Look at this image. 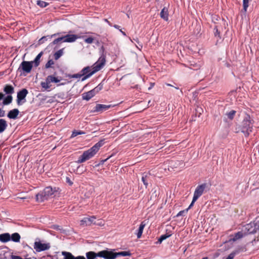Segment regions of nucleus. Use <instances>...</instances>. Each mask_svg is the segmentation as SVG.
<instances>
[{
	"mask_svg": "<svg viewBox=\"0 0 259 259\" xmlns=\"http://www.w3.org/2000/svg\"><path fill=\"white\" fill-rule=\"evenodd\" d=\"M104 139L100 140L91 148L84 151L82 155L79 157L76 162L77 163H81L93 158L97 154L100 148L104 145Z\"/></svg>",
	"mask_w": 259,
	"mask_h": 259,
	"instance_id": "1",
	"label": "nucleus"
},
{
	"mask_svg": "<svg viewBox=\"0 0 259 259\" xmlns=\"http://www.w3.org/2000/svg\"><path fill=\"white\" fill-rule=\"evenodd\" d=\"M252 120L251 119L250 115L247 114L242 122L240 126L241 132L244 134L245 137H247L252 132Z\"/></svg>",
	"mask_w": 259,
	"mask_h": 259,
	"instance_id": "2",
	"label": "nucleus"
},
{
	"mask_svg": "<svg viewBox=\"0 0 259 259\" xmlns=\"http://www.w3.org/2000/svg\"><path fill=\"white\" fill-rule=\"evenodd\" d=\"M242 231L246 235L254 234L259 231V217H257L253 222L244 225Z\"/></svg>",
	"mask_w": 259,
	"mask_h": 259,
	"instance_id": "3",
	"label": "nucleus"
},
{
	"mask_svg": "<svg viewBox=\"0 0 259 259\" xmlns=\"http://www.w3.org/2000/svg\"><path fill=\"white\" fill-rule=\"evenodd\" d=\"M106 53L105 52L104 48L102 47L100 50V56L97 61L94 63L93 66L96 72L100 70L105 66L106 63Z\"/></svg>",
	"mask_w": 259,
	"mask_h": 259,
	"instance_id": "4",
	"label": "nucleus"
},
{
	"mask_svg": "<svg viewBox=\"0 0 259 259\" xmlns=\"http://www.w3.org/2000/svg\"><path fill=\"white\" fill-rule=\"evenodd\" d=\"M33 67L32 62L30 61H23L20 64L18 71L20 72V75L26 76L30 73Z\"/></svg>",
	"mask_w": 259,
	"mask_h": 259,
	"instance_id": "5",
	"label": "nucleus"
},
{
	"mask_svg": "<svg viewBox=\"0 0 259 259\" xmlns=\"http://www.w3.org/2000/svg\"><path fill=\"white\" fill-rule=\"evenodd\" d=\"M96 71L95 70V68L93 66L92 69L91 67L90 66H87L84 67L81 71H80V74L81 75V76L82 77L81 78V81H84L87 79L89 78L91 76H92L93 74H94L95 73H96Z\"/></svg>",
	"mask_w": 259,
	"mask_h": 259,
	"instance_id": "6",
	"label": "nucleus"
},
{
	"mask_svg": "<svg viewBox=\"0 0 259 259\" xmlns=\"http://www.w3.org/2000/svg\"><path fill=\"white\" fill-rule=\"evenodd\" d=\"M28 94V91L26 89H23L17 93V103L18 105L26 102L25 98Z\"/></svg>",
	"mask_w": 259,
	"mask_h": 259,
	"instance_id": "7",
	"label": "nucleus"
},
{
	"mask_svg": "<svg viewBox=\"0 0 259 259\" xmlns=\"http://www.w3.org/2000/svg\"><path fill=\"white\" fill-rule=\"evenodd\" d=\"M51 247L50 244L42 243L40 242H35L34 244V248L37 252H41L45 250H48Z\"/></svg>",
	"mask_w": 259,
	"mask_h": 259,
	"instance_id": "8",
	"label": "nucleus"
},
{
	"mask_svg": "<svg viewBox=\"0 0 259 259\" xmlns=\"http://www.w3.org/2000/svg\"><path fill=\"white\" fill-rule=\"evenodd\" d=\"M207 187V184L206 183H203L198 185L194 192L193 196L198 199L203 194Z\"/></svg>",
	"mask_w": 259,
	"mask_h": 259,
	"instance_id": "9",
	"label": "nucleus"
},
{
	"mask_svg": "<svg viewBox=\"0 0 259 259\" xmlns=\"http://www.w3.org/2000/svg\"><path fill=\"white\" fill-rule=\"evenodd\" d=\"M114 105H112L111 104L109 105H104L101 104H96V106L94 107V110L93 111V112H99L102 113L104 111H105L111 107H114Z\"/></svg>",
	"mask_w": 259,
	"mask_h": 259,
	"instance_id": "10",
	"label": "nucleus"
},
{
	"mask_svg": "<svg viewBox=\"0 0 259 259\" xmlns=\"http://www.w3.org/2000/svg\"><path fill=\"white\" fill-rule=\"evenodd\" d=\"M59 188L58 187H52L51 186L47 187L44 189V193L47 195L48 198L51 197L56 192H57Z\"/></svg>",
	"mask_w": 259,
	"mask_h": 259,
	"instance_id": "11",
	"label": "nucleus"
},
{
	"mask_svg": "<svg viewBox=\"0 0 259 259\" xmlns=\"http://www.w3.org/2000/svg\"><path fill=\"white\" fill-rule=\"evenodd\" d=\"M95 219L96 218L94 216L90 217L89 218H84L82 220H81L80 225H85L86 226H89L93 223L95 224V223L94 222Z\"/></svg>",
	"mask_w": 259,
	"mask_h": 259,
	"instance_id": "12",
	"label": "nucleus"
},
{
	"mask_svg": "<svg viewBox=\"0 0 259 259\" xmlns=\"http://www.w3.org/2000/svg\"><path fill=\"white\" fill-rule=\"evenodd\" d=\"M35 199L37 202H42L48 199L47 195L44 193V191L38 193L35 196Z\"/></svg>",
	"mask_w": 259,
	"mask_h": 259,
	"instance_id": "13",
	"label": "nucleus"
},
{
	"mask_svg": "<svg viewBox=\"0 0 259 259\" xmlns=\"http://www.w3.org/2000/svg\"><path fill=\"white\" fill-rule=\"evenodd\" d=\"M64 39V42H72L75 41L78 38V36L76 34H67L63 36Z\"/></svg>",
	"mask_w": 259,
	"mask_h": 259,
	"instance_id": "14",
	"label": "nucleus"
},
{
	"mask_svg": "<svg viewBox=\"0 0 259 259\" xmlns=\"http://www.w3.org/2000/svg\"><path fill=\"white\" fill-rule=\"evenodd\" d=\"M246 234H245V233L242 230V231H239L235 233L232 237L230 238L229 241L235 242L237 240L242 238Z\"/></svg>",
	"mask_w": 259,
	"mask_h": 259,
	"instance_id": "15",
	"label": "nucleus"
},
{
	"mask_svg": "<svg viewBox=\"0 0 259 259\" xmlns=\"http://www.w3.org/2000/svg\"><path fill=\"white\" fill-rule=\"evenodd\" d=\"M19 113V111L18 109H13L8 112L7 116L10 119H15L17 118Z\"/></svg>",
	"mask_w": 259,
	"mask_h": 259,
	"instance_id": "16",
	"label": "nucleus"
},
{
	"mask_svg": "<svg viewBox=\"0 0 259 259\" xmlns=\"http://www.w3.org/2000/svg\"><path fill=\"white\" fill-rule=\"evenodd\" d=\"M95 96V94L93 92L92 90L91 91L84 93L82 94V98L83 100L89 101L92 98L94 97Z\"/></svg>",
	"mask_w": 259,
	"mask_h": 259,
	"instance_id": "17",
	"label": "nucleus"
},
{
	"mask_svg": "<svg viewBox=\"0 0 259 259\" xmlns=\"http://www.w3.org/2000/svg\"><path fill=\"white\" fill-rule=\"evenodd\" d=\"M62 255L64 256L63 259H80V255L74 256L71 252L62 251Z\"/></svg>",
	"mask_w": 259,
	"mask_h": 259,
	"instance_id": "18",
	"label": "nucleus"
},
{
	"mask_svg": "<svg viewBox=\"0 0 259 259\" xmlns=\"http://www.w3.org/2000/svg\"><path fill=\"white\" fill-rule=\"evenodd\" d=\"M11 241L10 234L9 233H5L0 234V241L6 243Z\"/></svg>",
	"mask_w": 259,
	"mask_h": 259,
	"instance_id": "19",
	"label": "nucleus"
},
{
	"mask_svg": "<svg viewBox=\"0 0 259 259\" xmlns=\"http://www.w3.org/2000/svg\"><path fill=\"white\" fill-rule=\"evenodd\" d=\"M48 78V81H50L51 82H54V83H58L62 79V78L61 76H57L56 77L54 75H50L47 76Z\"/></svg>",
	"mask_w": 259,
	"mask_h": 259,
	"instance_id": "20",
	"label": "nucleus"
},
{
	"mask_svg": "<svg viewBox=\"0 0 259 259\" xmlns=\"http://www.w3.org/2000/svg\"><path fill=\"white\" fill-rule=\"evenodd\" d=\"M4 91L6 94L11 95L14 93V88L12 85L6 84L4 88Z\"/></svg>",
	"mask_w": 259,
	"mask_h": 259,
	"instance_id": "21",
	"label": "nucleus"
},
{
	"mask_svg": "<svg viewBox=\"0 0 259 259\" xmlns=\"http://www.w3.org/2000/svg\"><path fill=\"white\" fill-rule=\"evenodd\" d=\"M145 225L146 224L145 223L144 221L142 222L140 224L137 233H136L137 237L138 238H140L141 237Z\"/></svg>",
	"mask_w": 259,
	"mask_h": 259,
	"instance_id": "22",
	"label": "nucleus"
},
{
	"mask_svg": "<svg viewBox=\"0 0 259 259\" xmlns=\"http://www.w3.org/2000/svg\"><path fill=\"white\" fill-rule=\"evenodd\" d=\"M11 241L14 242H19L21 239V236L18 233H14L11 235H10Z\"/></svg>",
	"mask_w": 259,
	"mask_h": 259,
	"instance_id": "23",
	"label": "nucleus"
},
{
	"mask_svg": "<svg viewBox=\"0 0 259 259\" xmlns=\"http://www.w3.org/2000/svg\"><path fill=\"white\" fill-rule=\"evenodd\" d=\"M104 259H115L116 258L115 252L112 251L106 250Z\"/></svg>",
	"mask_w": 259,
	"mask_h": 259,
	"instance_id": "24",
	"label": "nucleus"
},
{
	"mask_svg": "<svg viewBox=\"0 0 259 259\" xmlns=\"http://www.w3.org/2000/svg\"><path fill=\"white\" fill-rule=\"evenodd\" d=\"M160 16L161 18L163 20L167 21L168 19V14L167 12V9L165 8H164L162 9L160 12Z\"/></svg>",
	"mask_w": 259,
	"mask_h": 259,
	"instance_id": "25",
	"label": "nucleus"
},
{
	"mask_svg": "<svg viewBox=\"0 0 259 259\" xmlns=\"http://www.w3.org/2000/svg\"><path fill=\"white\" fill-rule=\"evenodd\" d=\"M8 126L7 122L4 119H0V133L4 132Z\"/></svg>",
	"mask_w": 259,
	"mask_h": 259,
	"instance_id": "26",
	"label": "nucleus"
},
{
	"mask_svg": "<svg viewBox=\"0 0 259 259\" xmlns=\"http://www.w3.org/2000/svg\"><path fill=\"white\" fill-rule=\"evenodd\" d=\"M42 52H40L35 58L34 60L33 61H31L32 62V64H34L35 67H37L39 65L40 58L42 56Z\"/></svg>",
	"mask_w": 259,
	"mask_h": 259,
	"instance_id": "27",
	"label": "nucleus"
},
{
	"mask_svg": "<svg viewBox=\"0 0 259 259\" xmlns=\"http://www.w3.org/2000/svg\"><path fill=\"white\" fill-rule=\"evenodd\" d=\"M59 34L60 33H55L54 34H52L51 36H50V35L44 36L39 39L38 43L39 44H42L44 43L46 41H47L48 38H51L53 37H54V36H57V35H59Z\"/></svg>",
	"mask_w": 259,
	"mask_h": 259,
	"instance_id": "28",
	"label": "nucleus"
},
{
	"mask_svg": "<svg viewBox=\"0 0 259 259\" xmlns=\"http://www.w3.org/2000/svg\"><path fill=\"white\" fill-rule=\"evenodd\" d=\"M86 257L87 259H95L96 257V252L93 251H89L86 253ZM80 259H85L83 256L80 255Z\"/></svg>",
	"mask_w": 259,
	"mask_h": 259,
	"instance_id": "29",
	"label": "nucleus"
},
{
	"mask_svg": "<svg viewBox=\"0 0 259 259\" xmlns=\"http://www.w3.org/2000/svg\"><path fill=\"white\" fill-rule=\"evenodd\" d=\"M3 105H7L10 104L13 100L12 96L11 95H7L6 97L3 98Z\"/></svg>",
	"mask_w": 259,
	"mask_h": 259,
	"instance_id": "30",
	"label": "nucleus"
},
{
	"mask_svg": "<svg viewBox=\"0 0 259 259\" xmlns=\"http://www.w3.org/2000/svg\"><path fill=\"white\" fill-rule=\"evenodd\" d=\"M48 78L47 77L45 81H43L40 83V85L42 87V88L46 90H49V89L51 87V85H50L51 82L50 81H48Z\"/></svg>",
	"mask_w": 259,
	"mask_h": 259,
	"instance_id": "31",
	"label": "nucleus"
},
{
	"mask_svg": "<svg viewBox=\"0 0 259 259\" xmlns=\"http://www.w3.org/2000/svg\"><path fill=\"white\" fill-rule=\"evenodd\" d=\"M64 42V37L63 36H61V37H58L55 39H54L50 44V45L51 46H52L53 45H56V44H61L62 42Z\"/></svg>",
	"mask_w": 259,
	"mask_h": 259,
	"instance_id": "32",
	"label": "nucleus"
},
{
	"mask_svg": "<svg viewBox=\"0 0 259 259\" xmlns=\"http://www.w3.org/2000/svg\"><path fill=\"white\" fill-rule=\"evenodd\" d=\"M241 251L240 249H237L233 251L226 259H233L236 255L238 254Z\"/></svg>",
	"mask_w": 259,
	"mask_h": 259,
	"instance_id": "33",
	"label": "nucleus"
},
{
	"mask_svg": "<svg viewBox=\"0 0 259 259\" xmlns=\"http://www.w3.org/2000/svg\"><path fill=\"white\" fill-rule=\"evenodd\" d=\"M148 178H149V176H148V174L144 173L142 174V181L143 182L144 185L145 186L146 188H147L148 185Z\"/></svg>",
	"mask_w": 259,
	"mask_h": 259,
	"instance_id": "34",
	"label": "nucleus"
},
{
	"mask_svg": "<svg viewBox=\"0 0 259 259\" xmlns=\"http://www.w3.org/2000/svg\"><path fill=\"white\" fill-rule=\"evenodd\" d=\"M116 258L119 256H130L131 253L130 251H123L119 252H115Z\"/></svg>",
	"mask_w": 259,
	"mask_h": 259,
	"instance_id": "35",
	"label": "nucleus"
},
{
	"mask_svg": "<svg viewBox=\"0 0 259 259\" xmlns=\"http://www.w3.org/2000/svg\"><path fill=\"white\" fill-rule=\"evenodd\" d=\"M236 113L235 110H231L229 112H228L226 113V115L227 116L228 118L230 120H232L235 116V115Z\"/></svg>",
	"mask_w": 259,
	"mask_h": 259,
	"instance_id": "36",
	"label": "nucleus"
},
{
	"mask_svg": "<svg viewBox=\"0 0 259 259\" xmlns=\"http://www.w3.org/2000/svg\"><path fill=\"white\" fill-rule=\"evenodd\" d=\"M63 54V49H60L57 51L54 55V59L57 60L59 59Z\"/></svg>",
	"mask_w": 259,
	"mask_h": 259,
	"instance_id": "37",
	"label": "nucleus"
},
{
	"mask_svg": "<svg viewBox=\"0 0 259 259\" xmlns=\"http://www.w3.org/2000/svg\"><path fill=\"white\" fill-rule=\"evenodd\" d=\"M36 4L40 8H45L49 5V3L41 0L37 1Z\"/></svg>",
	"mask_w": 259,
	"mask_h": 259,
	"instance_id": "38",
	"label": "nucleus"
},
{
	"mask_svg": "<svg viewBox=\"0 0 259 259\" xmlns=\"http://www.w3.org/2000/svg\"><path fill=\"white\" fill-rule=\"evenodd\" d=\"M84 134H85V132H84L82 131L74 130L72 133L71 138H74L78 135H84Z\"/></svg>",
	"mask_w": 259,
	"mask_h": 259,
	"instance_id": "39",
	"label": "nucleus"
},
{
	"mask_svg": "<svg viewBox=\"0 0 259 259\" xmlns=\"http://www.w3.org/2000/svg\"><path fill=\"white\" fill-rule=\"evenodd\" d=\"M103 88V84L101 83H100L96 87L93 89L92 90L95 94V95L98 93L99 91L102 90Z\"/></svg>",
	"mask_w": 259,
	"mask_h": 259,
	"instance_id": "40",
	"label": "nucleus"
},
{
	"mask_svg": "<svg viewBox=\"0 0 259 259\" xmlns=\"http://www.w3.org/2000/svg\"><path fill=\"white\" fill-rule=\"evenodd\" d=\"M249 0H243V10L244 13H246L249 6Z\"/></svg>",
	"mask_w": 259,
	"mask_h": 259,
	"instance_id": "41",
	"label": "nucleus"
},
{
	"mask_svg": "<svg viewBox=\"0 0 259 259\" xmlns=\"http://www.w3.org/2000/svg\"><path fill=\"white\" fill-rule=\"evenodd\" d=\"M169 236V235H167L166 234L162 235L160 236V237L158 238L157 242H156L157 244L159 243L160 244L161 242L166 239L167 238H168Z\"/></svg>",
	"mask_w": 259,
	"mask_h": 259,
	"instance_id": "42",
	"label": "nucleus"
},
{
	"mask_svg": "<svg viewBox=\"0 0 259 259\" xmlns=\"http://www.w3.org/2000/svg\"><path fill=\"white\" fill-rule=\"evenodd\" d=\"M54 64V61L52 59L49 60L45 65L46 68L52 67V65Z\"/></svg>",
	"mask_w": 259,
	"mask_h": 259,
	"instance_id": "43",
	"label": "nucleus"
},
{
	"mask_svg": "<svg viewBox=\"0 0 259 259\" xmlns=\"http://www.w3.org/2000/svg\"><path fill=\"white\" fill-rule=\"evenodd\" d=\"M105 250H102V251H99L97 253H96V257H102V258H104L105 257Z\"/></svg>",
	"mask_w": 259,
	"mask_h": 259,
	"instance_id": "44",
	"label": "nucleus"
},
{
	"mask_svg": "<svg viewBox=\"0 0 259 259\" xmlns=\"http://www.w3.org/2000/svg\"><path fill=\"white\" fill-rule=\"evenodd\" d=\"M52 228L57 230V231H60L61 232H62L63 229L61 227V226L57 225H54L52 226Z\"/></svg>",
	"mask_w": 259,
	"mask_h": 259,
	"instance_id": "45",
	"label": "nucleus"
},
{
	"mask_svg": "<svg viewBox=\"0 0 259 259\" xmlns=\"http://www.w3.org/2000/svg\"><path fill=\"white\" fill-rule=\"evenodd\" d=\"M70 78H80L81 77V75L80 73H76V74H72V75H69L68 76Z\"/></svg>",
	"mask_w": 259,
	"mask_h": 259,
	"instance_id": "46",
	"label": "nucleus"
},
{
	"mask_svg": "<svg viewBox=\"0 0 259 259\" xmlns=\"http://www.w3.org/2000/svg\"><path fill=\"white\" fill-rule=\"evenodd\" d=\"M214 34L215 36H218L220 38V32L219 31L217 26H215L214 28Z\"/></svg>",
	"mask_w": 259,
	"mask_h": 259,
	"instance_id": "47",
	"label": "nucleus"
},
{
	"mask_svg": "<svg viewBox=\"0 0 259 259\" xmlns=\"http://www.w3.org/2000/svg\"><path fill=\"white\" fill-rule=\"evenodd\" d=\"M197 199H198L197 198L194 197V196L193 197V199H192V201L191 203H190V204L189 205L188 207L187 208V209H188V210L189 209H190L194 205V203L196 201V200Z\"/></svg>",
	"mask_w": 259,
	"mask_h": 259,
	"instance_id": "48",
	"label": "nucleus"
},
{
	"mask_svg": "<svg viewBox=\"0 0 259 259\" xmlns=\"http://www.w3.org/2000/svg\"><path fill=\"white\" fill-rule=\"evenodd\" d=\"M197 199H198L197 198L194 197V196L193 197V199H192V201L191 203H190V204L189 205L188 207L187 208V209H188V210L189 209H190L194 205V203L196 201V200Z\"/></svg>",
	"mask_w": 259,
	"mask_h": 259,
	"instance_id": "49",
	"label": "nucleus"
},
{
	"mask_svg": "<svg viewBox=\"0 0 259 259\" xmlns=\"http://www.w3.org/2000/svg\"><path fill=\"white\" fill-rule=\"evenodd\" d=\"M94 38L92 37H89L84 39L85 42L87 44H92L93 42Z\"/></svg>",
	"mask_w": 259,
	"mask_h": 259,
	"instance_id": "50",
	"label": "nucleus"
},
{
	"mask_svg": "<svg viewBox=\"0 0 259 259\" xmlns=\"http://www.w3.org/2000/svg\"><path fill=\"white\" fill-rule=\"evenodd\" d=\"M112 156H113V155H111L110 156H108L107 158L101 160L100 163H99V164H104L105 161H106L108 159H109Z\"/></svg>",
	"mask_w": 259,
	"mask_h": 259,
	"instance_id": "51",
	"label": "nucleus"
},
{
	"mask_svg": "<svg viewBox=\"0 0 259 259\" xmlns=\"http://www.w3.org/2000/svg\"><path fill=\"white\" fill-rule=\"evenodd\" d=\"M188 212V209H186L184 210L179 211V216L184 215V213H187Z\"/></svg>",
	"mask_w": 259,
	"mask_h": 259,
	"instance_id": "52",
	"label": "nucleus"
},
{
	"mask_svg": "<svg viewBox=\"0 0 259 259\" xmlns=\"http://www.w3.org/2000/svg\"><path fill=\"white\" fill-rule=\"evenodd\" d=\"M66 182L69 184L70 186H71L73 184V182L70 180V179L68 178H66Z\"/></svg>",
	"mask_w": 259,
	"mask_h": 259,
	"instance_id": "53",
	"label": "nucleus"
},
{
	"mask_svg": "<svg viewBox=\"0 0 259 259\" xmlns=\"http://www.w3.org/2000/svg\"><path fill=\"white\" fill-rule=\"evenodd\" d=\"M12 259H23L22 258L21 256H17V255H12V257H11Z\"/></svg>",
	"mask_w": 259,
	"mask_h": 259,
	"instance_id": "54",
	"label": "nucleus"
},
{
	"mask_svg": "<svg viewBox=\"0 0 259 259\" xmlns=\"http://www.w3.org/2000/svg\"><path fill=\"white\" fill-rule=\"evenodd\" d=\"M104 21L111 27H112L113 26L112 24L109 21H108L107 19H105L104 20Z\"/></svg>",
	"mask_w": 259,
	"mask_h": 259,
	"instance_id": "55",
	"label": "nucleus"
},
{
	"mask_svg": "<svg viewBox=\"0 0 259 259\" xmlns=\"http://www.w3.org/2000/svg\"><path fill=\"white\" fill-rule=\"evenodd\" d=\"M113 27H114L115 29H117L118 30H119V29H120V26L118 25H116V24H114L112 26Z\"/></svg>",
	"mask_w": 259,
	"mask_h": 259,
	"instance_id": "56",
	"label": "nucleus"
},
{
	"mask_svg": "<svg viewBox=\"0 0 259 259\" xmlns=\"http://www.w3.org/2000/svg\"><path fill=\"white\" fill-rule=\"evenodd\" d=\"M119 31L121 33V34L124 36H126V34L125 32L123 31L121 29H119Z\"/></svg>",
	"mask_w": 259,
	"mask_h": 259,
	"instance_id": "57",
	"label": "nucleus"
},
{
	"mask_svg": "<svg viewBox=\"0 0 259 259\" xmlns=\"http://www.w3.org/2000/svg\"><path fill=\"white\" fill-rule=\"evenodd\" d=\"M201 111H202V109L201 108H198L197 112H199V115H198L199 117L200 116V115L201 114Z\"/></svg>",
	"mask_w": 259,
	"mask_h": 259,
	"instance_id": "58",
	"label": "nucleus"
},
{
	"mask_svg": "<svg viewBox=\"0 0 259 259\" xmlns=\"http://www.w3.org/2000/svg\"><path fill=\"white\" fill-rule=\"evenodd\" d=\"M239 129H237V128H235V132L236 133H238L239 131H241L240 130V127H239Z\"/></svg>",
	"mask_w": 259,
	"mask_h": 259,
	"instance_id": "59",
	"label": "nucleus"
},
{
	"mask_svg": "<svg viewBox=\"0 0 259 259\" xmlns=\"http://www.w3.org/2000/svg\"><path fill=\"white\" fill-rule=\"evenodd\" d=\"M65 83H60L59 84H58V85H64Z\"/></svg>",
	"mask_w": 259,
	"mask_h": 259,
	"instance_id": "60",
	"label": "nucleus"
},
{
	"mask_svg": "<svg viewBox=\"0 0 259 259\" xmlns=\"http://www.w3.org/2000/svg\"><path fill=\"white\" fill-rule=\"evenodd\" d=\"M202 259H208L207 257H203Z\"/></svg>",
	"mask_w": 259,
	"mask_h": 259,
	"instance_id": "61",
	"label": "nucleus"
},
{
	"mask_svg": "<svg viewBox=\"0 0 259 259\" xmlns=\"http://www.w3.org/2000/svg\"><path fill=\"white\" fill-rule=\"evenodd\" d=\"M182 250H184V251H185L186 250V249H185V247H183V248H182Z\"/></svg>",
	"mask_w": 259,
	"mask_h": 259,
	"instance_id": "62",
	"label": "nucleus"
},
{
	"mask_svg": "<svg viewBox=\"0 0 259 259\" xmlns=\"http://www.w3.org/2000/svg\"><path fill=\"white\" fill-rule=\"evenodd\" d=\"M167 85H168V86H171V85H170V84H168V83H167Z\"/></svg>",
	"mask_w": 259,
	"mask_h": 259,
	"instance_id": "63",
	"label": "nucleus"
}]
</instances>
